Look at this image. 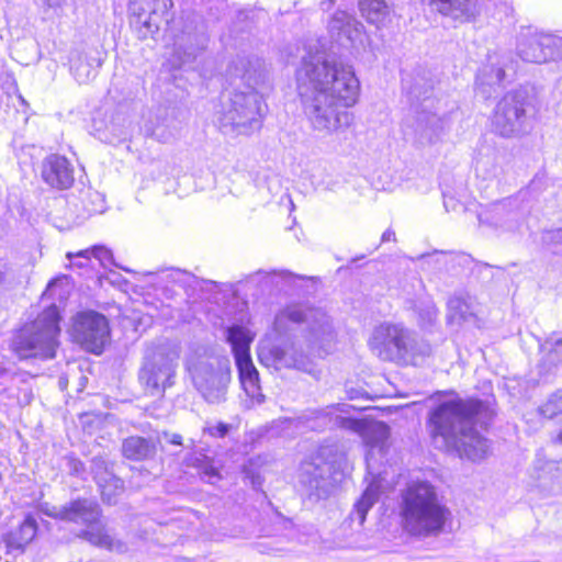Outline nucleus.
<instances>
[{"label":"nucleus","instance_id":"nucleus-1","mask_svg":"<svg viewBox=\"0 0 562 562\" xmlns=\"http://www.w3.org/2000/svg\"><path fill=\"white\" fill-rule=\"evenodd\" d=\"M296 82L304 113L315 131L327 135L351 124L353 116L348 109L357 103L360 92L352 66L310 47L296 70Z\"/></svg>","mask_w":562,"mask_h":562},{"label":"nucleus","instance_id":"nucleus-2","mask_svg":"<svg viewBox=\"0 0 562 562\" xmlns=\"http://www.w3.org/2000/svg\"><path fill=\"white\" fill-rule=\"evenodd\" d=\"M492 417V409L483 401L454 396L429 413V432L437 448L477 461L486 457L488 443L475 426L485 427Z\"/></svg>","mask_w":562,"mask_h":562},{"label":"nucleus","instance_id":"nucleus-3","mask_svg":"<svg viewBox=\"0 0 562 562\" xmlns=\"http://www.w3.org/2000/svg\"><path fill=\"white\" fill-rule=\"evenodd\" d=\"M227 71L235 89L216 112L220 127L224 133L237 134L259 130L267 108L263 94L271 87L265 60L256 56L237 57Z\"/></svg>","mask_w":562,"mask_h":562},{"label":"nucleus","instance_id":"nucleus-4","mask_svg":"<svg viewBox=\"0 0 562 562\" xmlns=\"http://www.w3.org/2000/svg\"><path fill=\"white\" fill-rule=\"evenodd\" d=\"M405 528L413 535L429 536L440 532L449 515L434 485L416 481L402 494L401 507Z\"/></svg>","mask_w":562,"mask_h":562},{"label":"nucleus","instance_id":"nucleus-5","mask_svg":"<svg viewBox=\"0 0 562 562\" xmlns=\"http://www.w3.org/2000/svg\"><path fill=\"white\" fill-rule=\"evenodd\" d=\"M368 346L380 360L401 366H419L431 353V346L427 341L419 340L413 330L400 323L376 325Z\"/></svg>","mask_w":562,"mask_h":562},{"label":"nucleus","instance_id":"nucleus-6","mask_svg":"<svg viewBox=\"0 0 562 562\" xmlns=\"http://www.w3.org/2000/svg\"><path fill=\"white\" fill-rule=\"evenodd\" d=\"M186 369L193 387L207 404L221 405L227 401L232 367L226 356L199 347L187 356Z\"/></svg>","mask_w":562,"mask_h":562},{"label":"nucleus","instance_id":"nucleus-7","mask_svg":"<svg viewBox=\"0 0 562 562\" xmlns=\"http://www.w3.org/2000/svg\"><path fill=\"white\" fill-rule=\"evenodd\" d=\"M41 510L48 517L87 526L81 537L95 547L117 553L127 550L125 542L113 538L103 526H97L101 512L94 501L76 499L63 506L45 503L41 505Z\"/></svg>","mask_w":562,"mask_h":562},{"label":"nucleus","instance_id":"nucleus-8","mask_svg":"<svg viewBox=\"0 0 562 562\" xmlns=\"http://www.w3.org/2000/svg\"><path fill=\"white\" fill-rule=\"evenodd\" d=\"M179 359L180 347L169 340L147 347L138 371V381L148 395H160L175 384Z\"/></svg>","mask_w":562,"mask_h":562},{"label":"nucleus","instance_id":"nucleus-9","mask_svg":"<svg viewBox=\"0 0 562 562\" xmlns=\"http://www.w3.org/2000/svg\"><path fill=\"white\" fill-rule=\"evenodd\" d=\"M59 321V312L52 304L35 321L25 325L14 340V349L20 358H54L60 334Z\"/></svg>","mask_w":562,"mask_h":562},{"label":"nucleus","instance_id":"nucleus-10","mask_svg":"<svg viewBox=\"0 0 562 562\" xmlns=\"http://www.w3.org/2000/svg\"><path fill=\"white\" fill-rule=\"evenodd\" d=\"M403 89L412 102H422L416 109V133L420 143H436L445 131L446 121L438 113L430 111L434 80L429 72L417 71L403 79Z\"/></svg>","mask_w":562,"mask_h":562},{"label":"nucleus","instance_id":"nucleus-11","mask_svg":"<svg viewBox=\"0 0 562 562\" xmlns=\"http://www.w3.org/2000/svg\"><path fill=\"white\" fill-rule=\"evenodd\" d=\"M493 131L504 138H519L533 127V108L525 91L506 93L496 104L492 117Z\"/></svg>","mask_w":562,"mask_h":562},{"label":"nucleus","instance_id":"nucleus-12","mask_svg":"<svg viewBox=\"0 0 562 562\" xmlns=\"http://www.w3.org/2000/svg\"><path fill=\"white\" fill-rule=\"evenodd\" d=\"M516 49L524 61L547 63L562 57V37L528 26L518 34Z\"/></svg>","mask_w":562,"mask_h":562},{"label":"nucleus","instance_id":"nucleus-13","mask_svg":"<svg viewBox=\"0 0 562 562\" xmlns=\"http://www.w3.org/2000/svg\"><path fill=\"white\" fill-rule=\"evenodd\" d=\"M303 321L310 322L307 340L311 348H325L326 344L333 339V326L329 318L319 312H308L296 305L288 306L281 311L274 318V327L281 331L286 328V322L299 324Z\"/></svg>","mask_w":562,"mask_h":562},{"label":"nucleus","instance_id":"nucleus-14","mask_svg":"<svg viewBox=\"0 0 562 562\" xmlns=\"http://www.w3.org/2000/svg\"><path fill=\"white\" fill-rule=\"evenodd\" d=\"M109 336V323L102 314L89 311L76 316L72 337L86 350L97 355L101 353Z\"/></svg>","mask_w":562,"mask_h":562},{"label":"nucleus","instance_id":"nucleus-15","mask_svg":"<svg viewBox=\"0 0 562 562\" xmlns=\"http://www.w3.org/2000/svg\"><path fill=\"white\" fill-rule=\"evenodd\" d=\"M171 0H130L131 25L139 32L140 37L153 35L161 23L169 22Z\"/></svg>","mask_w":562,"mask_h":562},{"label":"nucleus","instance_id":"nucleus-16","mask_svg":"<svg viewBox=\"0 0 562 562\" xmlns=\"http://www.w3.org/2000/svg\"><path fill=\"white\" fill-rule=\"evenodd\" d=\"M259 358L266 366L276 369H296L312 373L313 366L310 357L303 353L294 342L276 345L270 348H261Z\"/></svg>","mask_w":562,"mask_h":562},{"label":"nucleus","instance_id":"nucleus-17","mask_svg":"<svg viewBox=\"0 0 562 562\" xmlns=\"http://www.w3.org/2000/svg\"><path fill=\"white\" fill-rule=\"evenodd\" d=\"M43 181L57 190H66L74 184V167L64 156L53 154L47 156L41 168Z\"/></svg>","mask_w":562,"mask_h":562},{"label":"nucleus","instance_id":"nucleus-18","mask_svg":"<svg viewBox=\"0 0 562 562\" xmlns=\"http://www.w3.org/2000/svg\"><path fill=\"white\" fill-rule=\"evenodd\" d=\"M329 33L340 44L353 45L362 41L363 25L346 10H337L328 24Z\"/></svg>","mask_w":562,"mask_h":562},{"label":"nucleus","instance_id":"nucleus-19","mask_svg":"<svg viewBox=\"0 0 562 562\" xmlns=\"http://www.w3.org/2000/svg\"><path fill=\"white\" fill-rule=\"evenodd\" d=\"M92 471L103 502L110 505L116 504L119 496L124 492V482L110 472L105 462L101 459H93Z\"/></svg>","mask_w":562,"mask_h":562},{"label":"nucleus","instance_id":"nucleus-20","mask_svg":"<svg viewBox=\"0 0 562 562\" xmlns=\"http://www.w3.org/2000/svg\"><path fill=\"white\" fill-rule=\"evenodd\" d=\"M179 131L180 127L175 117L169 116L165 110L157 113L144 125L145 135L155 138L159 143L172 142L178 136Z\"/></svg>","mask_w":562,"mask_h":562},{"label":"nucleus","instance_id":"nucleus-21","mask_svg":"<svg viewBox=\"0 0 562 562\" xmlns=\"http://www.w3.org/2000/svg\"><path fill=\"white\" fill-rule=\"evenodd\" d=\"M438 12L460 22L471 21L479 12L477 0H428Z\"/></svg>","mask_w":562,"mask_h":562},{"label":"nucleus","instance_id":"nucleus-22","mask_svg":"<svg viewBox=\"0 0 562 562\" xmlns=\"http://www.w3.org/2000/svg\"><path fill=\"white\" fill-rule=\"evenodd\" d=\"M236 362L239 381L245 393L256 403L265 402L259 383V373L252 363L251 358H239Z\"/></svg>","mask_w":562,"mask_h":562},{"label":"nucleus","instance_id":"nucleus-23","mask_svg":"<svg viewBox=\"0 0 562 562\" xmlns=\"http://www.w3.org/2000/svg\"><path fill=\"white\" fill-rule=\"evenodd\" d=\"M507 158L504 154L488 150L481 154L475 162V172L485 180L499 179L506 173Z\"/></svg>","mask_w":562,"mask_h":562},{"label":"nucleus","instance_id":"nucleus-24","mask_svg":"<svg viewBox=\"0 0 562 562\" xmlns=\"http://www.w3.org/2000/svg\"><path fill=\"white\" fill-rule=\"evenodd\" d=\"M69 63L70 71L79 83H86L93 79L97 75V69L101 67L99 58H90L78 50L71 52Z\"/></svg>","mask_w":562,"mask_h":562},{"label":"nucleus","instance_id":"nucleus-25","mask_svg":"<svg viewBox=\"0 0 562 562\" xmlns=\"http://www.w3.org/2000/svg\"><path fill=\"white\" fill-rule=\"evenodd\" d=\"M156 442L151 438L131 436L122 443V453L125 458L134 461H143L156 454Z\"/></svg>","mask_w":562,"mask_h":562},{"label":"nucleus","instance_id":"nucleus-26","mask_svg":"<svg viewBox=\"0 0 562 562\" xmlns=\"http://www.w3.org/2000/svg\"><path fill=\"white\" fill-rule=\"evenodd\" d=\"M37 524L35 518L26 516L23 522L16 530H13L5 535L4 542L9 551H23L36 536Z\"/></svg>","mask_w":562,"mask_h":562},{"label":"nucleus","instance_id":"nucleus-27","mask_svg":"<svg viewBox=\"0 0 562 562\" xmlns=\"http://www.w3.org/2000/svg\"><path fill=\"white\" fill-rule=\"evenodd\" d=\"M517 206L518 200L516 198H507L491 204L488 210L477 215V220L480 224L503 226L505 224V217L517 209Z\"/></svg>","mask_w":562,"mask_h":562},{"label":"nucleus","instance_id":"nucleus-28","mask_svg":"<svg viewBox=\"0 0 562 562\" xmlns=\"http://www.w3.org/2000/svg\"><path fill=\"white\" fill-rule=\"evenodd\" d=\"M338 409L339 408L336 406H328L324 409L312 412V415H313L312 418L318 420L317 426H319V427H326V426L333 425V426H338L341 428L351 429L353 431L362 430L361 422H359L357 419L349 418V417H344V416L337 415L336 412Z\"/></svg>","mask_w":562,"mask_h":562},{"label":"nucleus","instance_id":"nucleus-29","mask_svg":"<svg viewBox=\"0 0 562 562\" xmlns=\"http://www.w3.org/2000/svg\"><path fill=\"white\" fill-rule=\"evenodd\" d=\"M227 341L232 346L235 361L239 358L250 357V344L254 339L250 331L241 326H232L227 328Z\"/></svg>","mask_w":562,"mask_h":562},{"label":"nucleus","instance_id":"nucleus-30","mask_svg":"<svg viewBox=\"0 0 562 562\" xmlns=\"http://www.w3.org/2000/svg\"><path fill=\"white\" fill-rule=\"evenodd\" d=\"M380 495V486L375 481H372L362 493L360 499L356 503L353 510L350 514L352 521H358L361 526L367 517L370 508L376 503Z\"/></svg>","mask_w":562,"mask_h":562},{"label":"nucleus","instance_id":"nucleus-31","mask_svg":"<svg viewBox=\"0 0 562 562\" xmlns=\"http://www.w3.org/2000/svg\"><path fill=\"white\" fill-rule=\"evenodd\" d=\"M362 16L378 27L383 25L389 16V8L384 0H359Z\"/></svg>","mask_w":562,"mask_h":562},{"label":"nucleus","instance_id":"nucleus-32","mask_svg":"<svg viewBox=\"0 0 562 562\" xmlns=\"http://www.w3.org/2000/svg\"><path fill=\"white\" fill-rule=\"evenodd\" d=\"M411 308L417 314L422 327L431 326L437 319L438 310L427 295L411 302Z\"/></svg>","mask_w":562,"mask_h":562},{"label":"nucleus","instance_id":"nucleus-33","mask_svg":"<svg viewBox=\"0 0 562 562\" xmlns=\"http://www.w3.org/2000/svg\"><path fill=\"white\" fill-rule=\"evenodd\" d=\"M91 257H94L95 259H98L102 266H106L108 263L112 262L111 250L101 245H95L91 248L80 250L76 254H72V252L67 254V258L69 260H72V258H82L86 261H89L91 259Z\"/></svg>","mask_w":562,"mask_h":562},{"label":"nucleus","instance_id":"nucleus-34","mask_svg":"<svg viewBox=\"0 0 562 562\" xmlns=\"http://www.w3.org/2000/svg\"><path fill=\"white\" fill-rule=\"evenodd\" d=\"M327 472L326 469L307 463L302 469V482L308 484L311 490H318L322 487V481Z\"/></svg>","mask_w":562,"mask_h":562},{"label":"nucleus","instance_id":"nucleus-35","mask_svg":"<svg viewBox=\"0 0 562 562\" xmlns=\"http://www.w3.org/2000/svg\"><path fill=\"white\" fill-rule=\"evenodd\" d=\"M449 319L451 322L465 321L469 314V306L459 296L451 297L448 301Z\"/></svg>","mask_w":562,"mask_h":562},{"label":"nucleus","instance_id":"nucleus-36","mask_svg":"<svg viewBox=\"0 0 562 562\" xmlns=\"http://www.w3.org/2000/svg\"><path fill=\"white\" fill-rule=\"evenodd\" d=\"M540 414L547 418H553L562 413V389L553 393L547 402L540 406Z\"/></svg>","mask_w":562,"mask_h":562},{"label":"nucleus","instance_id":"nucleus-37","mask_svg":"<svg viewBox=\"0 0 562 562\" xmlns=\"http://www.w3.org/2000/svg\"><path fill=\"white\" fill-rule=\"evenodd\" d=\"M546 346L549 347L547 360L553 366L562 363V335L550 337Z\"/></svg>","mask_w":562,"mask_h":562},{"label":"nucleus","instance_id":"nucleus-38","mask_svg":"<svg viewBox=\"0 0 562 562\" xmlns=\"http://www.w3.org/2000/svg\"><path fill=\"white\" fill-rule=\"evenodd\" d=\"M64 285H68V278L66 276L55 278L47 284L46 290L44 291L43 295L48 299H54L56 296L58 299H63L64 295L66 294V291L60 290L57 293V289L63 288Z\"/></svg>","mask_w":562,"mask_h":562},{"label":"nucleus","instance_id":"nucleus-39","mask_svg":"<svg viewBox=\"0 0 562 562\" xmlns=\"http://www.w3.org/2000/svg\"><path fill=\"white\" fill-rule=\"evenodd\" d=\"M202 477L210 484H215L220 480L221 476H220L218 471L214 467L207 465L204 468V470L202 472Z\"/></svg>","mask_w":562,"mask_h":562},{"label":"nucleus","instance_id":"nucleus-40","mask_svg":"<svg viewBox=\"0 0 562 562\" xmlns=\"http://www.w3.org/2000/svg\"><path fill=\"white\" fill-rule=\"evenodd\" d=\"M373 432L376 434L378 441L383 442L387 438L389 428L384 423H379L378 425L374 426Z\"/></svg>","mask_w":562,"mask_h":562},{"label":"nucleus","instance_id":"nucleus-41","mask_svg":"<svg viewBox=\"0 0 562 562\" xmlns=\"http://www.w3.org/2000/svg\"><path fill=\"white\" fill-rule=\"evenodd\" d=\"M210 431H211V435L223 438L228 432V425L224 424V423H220V424H217L216 427H214Z\"/></svg>","mask_w":562,"mask_h":562},{"label":"nucleus","instance_id":"nucleus-42","mask_svg":"<svg viewBox=\"0 0 562 562\" xmlns=\"http://www.w3.org/2000/svg\"><path fill=\"white\" fill-rule=\"evenodd\" d=\"M9 270L8 263L0 259V286L5 283Z\"/></svg>","mask_w":562,"mask_h":562},{"label":"nucleus","instance_id":"nucleus-43","mask_svg":"<svg viewBox=\"0 0 562 562\" xmlns=\"http://www.w3.org/2000/svg\"><path fill=\"white\" fill-rule=\"evenodd\" d=\"M508 66L505 64H502L495 69V78L497 82H501L505 78L506 68Z\"/></svg>","mask_w":562,"mask_h":562},{"label":"nucleus","instance_id":"nucleus-44","mask_svg":"<svg viewBox=\"0 0 562 562\" xmlns=\"http://www.w3.org/2000/svg\"><path fill=\"white\" fill-rule=\"evenodd\" d=\"M391 240H395V233L392 229H386L382 234V241L385 243V241H391Z\"/></svg>","mask_w":562,"mask_h":562},{"label":"nucleus","instance_id":"nucleus-45","mask_svg":"<svg viewBox=\"0 0 562 562\" xmlns=\"http://www.w3.org/2000/svg\"><path fill=\"white\" fill-rule=\"evenodd\" d=\"M47 7L56 8L60 7L65 0H42Z\"/></svg>","mask_w":562,"mask_h":562},{"label":"nucleus","instance_id":"nucleus-46","mask_svg":"<svg viewBox=\"0 0 562 562\" xmlns=\"http://www.w3.org/2000/svg\"><path fill=\"white\" fill-rule=\"evenodd\" d=\"M182 437L178 434H173L171 435V438L169 439V441L172 443V445H182Z\"/></svg>","mask_w":562,"mask_h":562},{"label":"nucleus","instance_id":"nucleus-47","mask_svg":"<svg viewBox=\"0 0 562 562\" xmlns=\"http://www.w3.org/2000/svg\"><path fill=\"white\" fill-rule=\"evenodd\" d=\"M555 441L562 443V431L558 435Z\"/></svg>","mask_w":562,"mask_h":562},{"label":"nucleus","instance_id":"nucleus-48","mask_svg":"<svg viewBox=\"0 0 562 562\" xmlns=\"http://www.w3.org/2000/svg\"><path fill=\"white\" fill-rule=\"evenodd\" d=\"M74 265H75V266H78V267H80V268H81V267H85V266H86V262L80 261V262H78V263H74Z\"/></svg>","mask_w":562,"mask_h":562},{"label":"nucleus","instance_id":"nucleus-49","mask_svg":"<svg viewBox=\"0 0 562 562\" xmlns=\"http://www.w3.org/2000/svg\"><path fill=\"white\" fill-rule=\"evenodd\" d=\"M59 384L61 387L65 385V382L63 381V379H59Z\"/></svg>","mask_w":562,"mask_h":562},{"label":"nucleus","instance_id":"nucleus-50","mask_svg":"<svg viewBox=\"0 0 562 562\" xmlns=\"http://www.w3.org/2000/svg\"><path fill=\"white\" fill-rule=\"evenodd\" d=\"M367 462H368L367 468H370V464H369V457H367Z\"/></svg>","mask_w":562,"mask_h":562},{"label":"nucleus","instance_id":"nucleus-51","mask_svg":"<svg viewBox=\"0 0 562 562\" xmlns=\"http://www.w3.org/2000/svg\"><path fill=\"white\" fill-rule=\"evenodd\" d=\"M443 203H445L446 209H448V202L445 200Z\"/></svg>","mask_w":562,"mask_h":562}]
</instances>
